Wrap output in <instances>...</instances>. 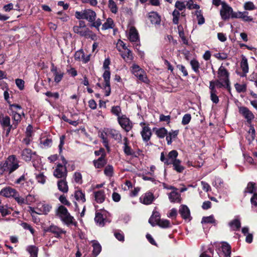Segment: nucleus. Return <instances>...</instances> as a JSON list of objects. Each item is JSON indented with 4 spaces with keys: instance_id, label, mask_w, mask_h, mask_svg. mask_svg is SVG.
I'll return each mask as SVG.
<instances>
[{
    "instance_id": "obj_1",
    "label": "nucleus",
    "mask_w": 257,
    "mask_h": 257,
    "mask_svg": "<svg viewBox=\"0 0 257 257\" xmlns=\"http://www.w3.org/2000/svg\"><path fill=\"white\" fill-rule=\"evenodd\" d=\"M19 163L20 161L16 155L9 156L5 161L0 163V176L3 175L5 173L9 175L13 173L19 168Z\"/></svg>"
},
{
    "instance_id": "obj_2",
    "label": "nucleus",
    "mask_w": 257,
    "mask_h": 257,
    "mask_svg": "<svg viewBox=\"0 0 257 257\" xmlns=\"http://www.w3.org/2000/svg\"><path fill=\"white\" fill-rule=\"evenodd\" d=\"M110 64V61L109 58L105 59L103 62V68L105 70L102 77L105 82V85L104 86V89L105 91V95L108 96L110 94L111 88H110V71L109 65Z\"/></svg>"
},
{
    "instance_id": "obj_3",
    "label": "nucleus",
    "mask_w": 257,
    "mask_h": 257,
    "mask_svg": "<svg viewBox=\"0 0 257 257\" xmlns=\"http://www.w3.org/2000/svg\"><path fill=\"white\" fill-rule=\"evenodd\" d=\"M132 72L134 75L137 77L138 79L143 82L147 83L148 79L147 77L146 73L145 71L137 65L134 64L132 67Z\"/></svg>"
},
{
    "instance_id": "obj_4",
    "label": "nucleus",
    "mask_w": 257,
    "mask_h": 257,
    "mask_svg": "<svg viewBox=\"0 0 257 257\" xmlns=\"http://www.w3.org/2000/svg\"><path fill=\"white\" fill-rule=\"evenodd\" d=\"M68 171L66 166L62 165L61 163H58L53 172L55 177L60 179H66Z\"/></svg>"
},
{
    "instance_id": "obj_5",
    "label": "nucleus",
    "mask_w": 257,
    "mask_h": 257,
    "mask_svg": "<svg viewBox=\"0 0 257 257\" xmlns=\"http://www.w3.org/2000/svg\"><path fill=\"white\" fill-rule=\"evenodd\" d=\"M2 126L3 129L6 130V137H8L11 132L16 129L18 125L17 123H13L12 124H11L10 117L6 115L2 119Z\"/></svg>"
},
{
    "instance_id": "obj_6",
    "label": "nucleus",
    "mask_w": 257,
    "mask_h": 257,
    "mask_svg": "<svg viewBox=\"0 0 257 257\" xmlns=\"http://www.w3.org/2000/svg\"><path fill=\"white\" fill-rule=\"evenodd\" d=\"M119 124L126 132L132 130L133 124L129 118L125 115H122L120 117L117 118Z\"/></svg>"
},
{
    "instance_id": "obj_7",
    "label": "nucleus",
    "mask_w": 257,
    "mask_h": 257,
    "mask_svg": "<svg viewBox=\"0 0 257 257\" xmlns=\"http://www.w3.org/2000/svg\"><path fill=\"white\" fill-rule=\"evenodd\" d=\"M50 70L53 74L54 82L58 84L64 77V72L60 69L57 68L53 63H52L51 64Z\"/></svg>"
},
{
    "instance_id": "obj_8",
    "label": "nucleus",
    "mask_w": 257,
    "mask_h": 257,
    "mask_svg": "<svg viewBox=\"0 0 257 257\" xmlns=\"http://www.w3.org/2000/svg\"><path fill=\"white\" fill-rule=\"evenodd\" d=\"M26 175H27V173H24L19 178L16 179L14 183L16 184H20L23 190H25L27 192H29L32 189V187L30 186V181H27L26 178Z\"/></svg>"
},
{
    "instance_id": "obj_9",
    "label": "nucleus",
    "mask_w": 257,
    "mask_h": 257,
    "mask_svg": "<svg viewBox=\"0 0 257 257\" xmlns=\"http://www.w3.org/2000/svg\"><path fill=\"white\" fill-rule=\"evenodd\" d=\"M221 4L222 9L220 12L221 18L224 21L228 20L231 18V15L233 12V9L225 2H222Z\"/></svg>"
},
{
    "instance_id": "obj_10",
    "label": "nucleus",
    "mask_w": 257,
    "mask_h": 257,
    "mask_svg": "<svg viewBox=\"0 0 257 257\" xmlns=\"http://www.w3.org/2000/svg\"><path fill=\"white\" fill-rule=\"evenodd\" d=\"M238 112L244 117L248 124H250L252 120L254 118V114L247 107H239Z\"/></svg>"
},
{
    "instance_id": "obj_11",
    "label": "nucleus",
    "mask_w": 257,
    "mask_h": 257,
    "mask_svg": "<svg viewBox=\"0 0 257 257\" xmlns=\"http://www.w3.org/2000/svg\"><path fill=\"white\" fill-rule=\"evenodd\" d=\"M44 232H51L55 235V237L60 238H61V235L65 234L66 231L63 230L61 228L54 225H51L49 227H45L43 229Z\"/></svg>"
},
{
    "instance_id": "obj_12",
    "label": "nucleus",
    "mask_w": 257,
    "mask_h": 257,
    "mask_svg": "<svg viewBox=\"0 0 257 257\" xmlns=\"http://www.w3.org/2000/svg\"><path fill=\"white\" fill-rule=\"evenodd\" d=\"M240 66L242 69V72L241 73L236 72V73L241 77H246V74L249 71V67L247 59L245 56L243 55H241V60L240 63Z\"/></svg>"
},
{
    "instance_id": "obj_13",
    "label": "nucleus",
    "mask_w": 257,
    "mask_h": 257,
    "mask_svg": "<svg viewBox=\"0 0 257 257\" xmlns=\"http://www.w3.org/2000/svg\"><path fill=\"white\" fill-rule=\"evenodd\" d=\"M155 200L154 194L151 192H147L140 197V201L143 204L150 205Z\"/></svg>"
},
{
    "instance_id": "obj_14",
    "label": "nucleus",
    "mask_w": 257,
    "mask_h": 257,
    "mask_svg": "<svg viewBox=\"0 0 257 257\" xmlns=\"http://www.w3.org/2000/svg\"><path fill=\"white\" fill-rule=\"evenodd\" d=\"M210 82L214 84V86L218 89L223 88L227 89L228 91H230L231 86L230 82L223 81L217 79L210 81Z\"/></svg>"
},
{
    "instance_id": "obj_15",
    "label": "nucleus",
    "mask_w": 257,
    "mask_h": 257,
    "mask_svg": "<svg viewBox=\"0 0 257 257\" xmlns=\"http://www.w3.org/2000/svg\"><path fill=\"white\" fill-rule=\"evenodd\" d=\"M218 79L223 81L230 82L229 73L228 70L223 66H220L218 70Z\"/></svg>"
},
{
    "instance_id": "obj_16",
    "label": "nucleus",
    "mask_w": 257,
    "mask_h": 257,
    "mask_svg": "<svg viewBox=\"0 0 257 257\" xmlns=\"http://www.w3.org/2000/svg\"><path fill=\"white\" fill-rule=\"evenodd\" d=\"M170 189L174 190L169 194V199L172 203H181V195L177 192V189L174 186H171Z\"/></svg>"
},
{
    "instance_id": "obj_17",
    "label": "nucleus",
    "mask_w": 257,
    "mask_h": 257,
    "mask_svg": "<svg viewBox=\"0 0 257 257\" xmlns=\"http://www.w3.org/2000/svg\"><path fill=\"white\" fill-rule=\"evenodd\" d=\"M17 191L10 186L3 188L0 194L7 198L13 197L14 198L16 195H17Z\"/></svg>"
},
{
    "instance_id": "obj_18",
    "label": "nucleus",
    "mask_w": 257,
    "mask_h": 257,
    "mask_svg": "<svg viewBox=\"0 0 257 257\" xmlns=\"http://www.w3.org/2000/svg\"><path fill=\"white\" fill-rule=\"evenodd\" d=\"M209 88L210 90V99L214 103H218L219 99L217 96L218 92L217 91V88L214 86V84H212L209 82Z\"/></svg>"
},
{
    "instance_id": "obj_19",
    "label": "nucleus",
    "mask_w": 257,
    "mask_h": 257,
    "mask_svg": "<svg viewBox=\"0 0 257 257\" xmlns=\"http://www.w3.org/2000/svg\"><path fill=\"white\" fill-rule=\"evenodd\" d=\"M123 151L126 156H130L133 157L135 155V151L132 149L130 146V141L127 138L124 137L123 140Z\"/></svg>"
},
{
    "instance_id": "obj_20",
    "label": "nucleus",
    "mask_w": 257,
    "mask_h": 257,
    "mask_svg": "<svg viewBox=\"0 0 257 257\" xmlns=\"http://www.w3.org/2000/svg\"><path fill=\"white\" fill-rule=\"evenodd\" d=\"M107 163L106 156H100L97 159L93 161L94 166L96 169H101L103 168Z\"/></svg>"
},
{
    "instance_id": "obj_21",
    "label": "nucleus",
    "mask_w": 257,
    "mask_h": 257,
    "mask_svg": "<svg viewBox=\"0 0 257 257\" xmlns=\"http://www.w3.org/2000/svg\"><path fill=\"white\" fill-rule=\"evenodd\" d=\"M141 134L144 142H148L150 141L152 135L151 128L148 125L143 127Z\"/></svg>"
},
{
    "instance_id": "obj_22",
    "label": "nucleus",
    "mask_w": 257,
    "mask_h": 257,
    "mask_svg": "<svg viewBox=\"0 0 257 257\" xmlns=\"http://www.w3.org/2000/svg\"><path fill=\"white\" fill-rule=\"evenodd\" d=\"M73 31L75 33L85 38H89L90 37V34L92 32L88 28H79L77 26L73 27Z\"/></svg>"
},
{
    "instance_id": "obj_23",
    "label": "nucleus",
    "mask_w": 257,
    "mask_h": 257,
    "mask_svg": "<svg viewBox=\"0 0 257 257\" xmlns=\"http://www.w3.org/2000/svg\"><path fill=\"white\" fill-rule=\"evenodd\" d=\"M101 211H104V210L103 209L100 210L99 211H96L94 221L96 223L98 224L100 226L102 227L105 224L106 216L104 217Z\"/></svg>"
},
{
    "instance_id": "obj_24",
    "label": "nucleus",
    "mask_w": 257,
    "mask_h": 257,
    "mask_svg": "<svg viewBox=\"0 0 257 257\" xmlns=\"http://www.w3.org/2000/svg\"><path fill=\"white\" fill-rule=\"evenodd\" d=\"M32 150L30 148H25L21 152V157L23 160L30 162L33 159L32 156Z\"/></svg>"
},
{
    "instance_id": "obj_25",
    "label": "nucleus",
    "mask_w": 257,
    "mask_h": 257,
    "mask_svg": "<svg viewBox=\"0 0 257 257\" xmlns=\"http://www.w3.org/2000/svg\"><path fill=\"white\" fill-rule=\"evenodd\" d=\"M148 18L152 24L160 25L161 23V17L156 12H151L149 14Z\"/></svg>"
},
{
    "instance_id": "obj_26",
    "label": "nucleus",
    "mask_w": 257,
    "mask_h": 257,
    "mask_svg": "<svg viewBox=\"0 0 257 257\" xmlns=\"http://www.w3.org/2000/svg\"><path fill=\"white\" fill-rule=\"evenodd\" d=\"M222 253H221V257H230L231 246L226 242H223L221 246Z\"/></svg>"
},
{
    "instance_id": "obj_27",
    "label": "nucleus",
    "mask_w": 257,
    "mask_h": 257,
    "mask_svg": "<svg viewBox=\"0 0 257 257\" xmlns=\"http://www.w3.org/2000/svg\"><path fill=\"white\" fill-rule=\"evenodd\" d=\"M182 218L185 220L189 219L190 217V212L189 208L186 205H181L179 210Z\"/></svg>"
},
{
    "instance_id": "obj_28",
    "label": "nucleus",
    "mask_w": 257,
    "mask_h": 257,
    "mask_svg": "<svg viewBox=\"0 0 257 257\" xmlns=\"http://www.w3.org/2000/svg\"><path fill=\"white\" fill-rule=\"evenodd\" d=\"M256 191V184L253 182H249L247 183V186L243 191V193L244 195H246V193L254 194Z\"/></svg>"
},
{
    "instance_id": "obj_29",
    "label": "nucleus",
    "mask_w": 257,
    "mask_h": 257,
    "mask_svg": "<svg viewBox=\"0 0 257 257\" xmlns=\"http://www.w3.org/2000/svg\"><path fill=\"white\" fill-rule=\"evenodd\" d=\"M128 39L131 42H138L139 41V33L137 29L132 27L130 29Z\"/></svg>"
},
{
    "instance_id": "obj_30",
    "label": "nucleus",
    "mask_w": 257,
    "mask_h": 257,
    "mask_svg": "<svg viewBox=\"0 0 257 257\" xmlns=\"http://www.w3.org/2000/svg\"><path fill=\"white\" fill-rule=\"evenodd\" d=\"M181 161L179 160H175L174 161L170 162V165H173V169L177 173H182L185 169V167L181 165Z\"/></svg>"
},
{
    "instance_id": "obj_31",
    "label": "nucleus",
    "mask_w": 257,
    "mask_h": 257,
    "mask_svg": "<svg viewBox=\"0 0 257 257\" xmlns=\"http://www.w3.org/2000/svg\"><path fill=\"white\" fill-rule=\"evenodd\" d=\"M153 131L160 139H163L168 135V131L164 127L160 128L154 127Z\"/></svg>"
},
{
    "instance_id": "obj_32",
    "label": "nucleus",
    "mask_w": 257,
    "mask_h": 257,
    "mask_svg": "<svg viewBox=\"0 0 257 257\" xmlns=\"http://www.w3.org/2000/svg\"><path fill=\"white\" fill-rule=\"evenodd\" d=\"M58 189L63 193H67L68 191V186L66 179H60L57 182Z\"/></svg>"
},
{
    "instance_id": "obj_33",
    "label": "nucleus",
    "mask_w": 257,
    "mask_h": 257,
    "mask_svg": "<svg viewBox=\"0 0 257 257\" xmlns=\"http://www.w3.org/2000/svg\"><path fill=\"white\" fill-rule=\"evenodd\" d=\"M85 19L88 20L89 22H92L95 20L96 15L94 11L87 9L84 10Z\"/></svg>"
},
{
    "instance_id": "obj_34",
    "label": "nucleus",
    "mask_w": 257,
    "mask_h": 257,
    "mask_svg": "<svg viewBox=\"0 0 257 257\" xmlns=\"http://www.w3.org/2000/svg\"><path fill=\"white\" fill-rule=\"evenodd\" d=\"M95 200L98 203H102L105 200L104 191L102 190L94 192Z\"/></svg>"
},
{
    "instance_id": "obj_35",
    "label": "nucleus",
    "mask_w": 257,
    "mask_h": 257,
    "mask_svg": "<svg viewBox=\"0 0 257 257\" xmlns=\"http://www.w3.org/2000/svg\"><path fill=\"white\" fill-rule=\"evenodd\" d=\"M190 64L192 70L197 74L198 77H200V72L199 71L200 64L198 60L195 59L191 60Z\"/></svg>"
},
{
    "instance_id": "obj_36",
    "label": "nucleus",
    "mask_w": 257,
    "mask_h": 257,
    "mask_svg": "<svg viewBox=\"0 0 257 257\" xmlns=\"http://www.w3.org/2000/svg\"><path fill=\"white\" fill-rule=\"evenodd\" d=\"M61 219L67 225L72 224L76 226L77 224V222L76 221H73L74 220V217L72 216L70 213L63 217H61Z\"/></svg>"
},
{
    "instance_id": "obj_37",
    "label": "nucleus",
    "mask_w": 257,
    "mask_h": 257,
    "mask_svg": "<svg viewBox=\"0 0 257 257\" xmlns=\"http://www.w3.org/2000/svg\"><path fill=\"white\" fill-rule=\"evenodd\" d=\"M160 213L157 212H154L151 217L149 219V222L153 226H154L159 222V220H160Z\"/></svg>"
},
{
    "instance_id": "obj_38",
    "label": "nucleus",
    "mask_w": 257,
    "mask_h": 257,
    "mask_svg": "<svg viewBox=\"0 0 257 257\" xmlns=\"http://www.w3.org/2000/svg\"><path fill=\"white\" fill-rule=\"evenodd\" d=\"M229 225L233 231H237L239 230L241 223L238 219H234L229 223Z\"/></svg>"
},
{
    "instance_id": "obj_39",
    "label": "nucleus",
    "mask_w": 257,
    "mask_h": 257,
    "mask_svg": "<svg viewBox=\"0 0 257 257\" xmlns=\"http://www.w3.org/2000/svg\"><path fill=\"white\" fill-rule=\"evenodd\" d=\"M26 250L30 254L31 257H38V248L36 246L29 245Z\"/></svg>"
},
{
    "instance_id": "obj_40",
    "label": "nucleus",
    "mask_w": 257,
    "mask_h": 257,
    "mask_svg": "<svg viewBox=\"0 0 257 257\" xmlns=\"http://www.w3.org/2000/svg\"><path fill=\"white\" fill-rule=\"evenodd\" d=\"M69 214L67 209L63 205H60L57 211V214L59 216V217L61 218Z\"/></svg>"
},
{
    "instance_id": "obj_41",
    "label": "nucleus",
    "mask_w": 257,
    "mask_h": 257,
    "mask_svg": "<svg viewBox=\"0 0 257 257\" xmlns=\"http://www.w3.org/2000/svg\"><path fill=\"white\" fill-rule=\"evenodd\" d=\"M93 250L92 254L94 257L98 255L101 251V246L98 242H95L92 244Z\"/></svg>"
},
{
    "instance_id": "obj_42",
    "label": "nucleus",
    "mask_w": 257,
    "mask_h": 257,
    "mask_svg": "<svg viewBox=\"0 0 257 257\" xmlns=\"http://www.w3.org/2000/svg\"><path fill=\"white\" fill-rule=\"evenodd\" d=\"M114 22L111 18H108L106 22L102 25V30H105L108 29L113 28L114 26Z\"/></svg>"
},
{
    "instance_id": "obj_43",
    "label": "nucleus",
    "mask_w": 257,
    "mask_h": 257,
    "mask_svg": "<svg viewBox=\"0 0 257 257\" xmlns=\"http://www.w3.org/2000/svg\"><path fill=\"white\" fill-rule=\"evenodd\" d=\"M75 198L76 200L81 201L83 203L86 201L85 194L81 190L75 191Z\"/></svg>"
},
{
    "instance_id": "obj_44",
    "label": "nucleus",
    "mask_w": 257,
    "mask_h": 257,
    "mask_svg": "<svg viewBox=\"0 0 257 257\" xmlns=\"http://www.w3.org/2000/svg\"><path fill=\"white\" fill-rule=\"evenodd\" d=\"M104 174L107 177H112L114 174V169L112 165H107L104 169Z\"/></svg>"
},
{
    "instance_id": "obj_45",
    "label": "nucleus",
    "mask_w": 257,
    "mask_h": 257,
    "mask_svg": "<svg viewBox=\"0 0 257 257\" xmlns=\"http://www.w3.org/2000/svg\"><path fill=\"white\" fill-rule=\"evenodd\" d=\"M178 156V153L176 150H173L171 151L167 156L169 162H172L174 161L175 160H178L177 159Z\"/></svg>"
},
{
    "instance_id": "obj_46",
    "label": "nucleus",
    "mask_w": 257,
    "mask_h": 257,
    "mask_svg": "<svg viewBox=\"0 0 257 257\" xmlns=\"http://www.w3.org/2000/svg\"><path fill=\"white\" fill-rule=\"evenodd\" d=\"M108 7L111 13L116 14L118 12V7L113 0H109Z\"/></svg>"
},
{
    "instance_id": "obj_47",
    "label": "nucleus",
    "mask_w": 257,
    "mask_h": 257,
    "mask_svg": "<svg viewBox=\"0 0 257 257\" xmlns=\"http://www.w3.org/2000/svg\"><path fill=\"white\" fill-rule=\"evenodd\" d=\"M110 112L112 114L117 116V118L121 116H120V114L121 112V109L120 106L119 105H114L112 106Z\"/></svg>"
},
{
    "instance_id": "obj_48",
    "label": "nucleus",
    "mask_w": 257,
    "mask_h": 257,
    "mask_svg": "<svg viewBox=\"0 0 257 257\" xmlns=\"http://www.w3.org/2000/svg\"><path fill=\"white\" fill-rule=\"evenodd\" d=\"M51 209L52 206L47 204H42L41 206L39 208V210L44 214H47L51 211Z\"/></svg>"
},
{
    "instance_id": "obj_49",
    "label": "nucleus",
    "mask_w": 257,
    "mask_h": 257,
    "mask_svg": "<svg viewBox=\"0 0 257 257\" xmlns=\"http://www.w3.org/2000/svg\"><path fill=\"white\" fill-rule=\"evenodd\" d=\"M235 88L238 93L245 92L247 89L246 84H240L236 83L234 84Z\"/></svg>"
},
{
    "instance_id": "obj_50",
    "label": "nucleus",
    "mask_w": 257,
    "mask_h": 257,
    "mask_svg": "<svg viewBox=\"0 0 257 257\" xmlns=\"http://www.w3.org/2000/svg\"><path fill=\"white\" fill-rule=\"evenodd\" d=\"M156 225H159L162 228H169L171 227L170 222L167 219H160Z\"/></svg>"
},
{
    "instance_id": "obj_51",
    "label": "nucleus",
    "mask_w": 257,
    "mask_h": 257,
    "mask_svg": "<svg viewBox=\"0 0 257 257\" xmlns=\"http://www.w3.org/2000/svg\"><path fill=\"white\" fill-rule=\"evenodd\" d=\"M109 134L114 140H117L118 142L121 140V135L118 131L115 130H111Z\"/></svg>"
},
{
    "instance_id": "obj_52",
    "label": "nucleus",
    "mask_w": 257,
    "mask_h": 257,
    "mask_svg": "<svg viewBox=\"0 0 257 257\" xmlns=\"http://www.w3.org/2000/svg\"><path fill=\"white\" fill-rule=\"evenodd\" d=\"M126 51L121 54V57L123 58V59L125 60L127 58V60L132 61L134 59L133 53L131 50L127 49L125 50Z\"/></svg>"
},
{
    "instance_id": "obj_53",
    "label": "nucleus",
    "mask_w": 257,
    "mask_h": 257,
    "mask_svg": "<svg viewBox=\"0 0 257 257\" xmlns=\"http://www.w3.org/2000/svg\"><path fill=\"white\" fill-rule=\"evenodd\" d=\"M202 223H215V219L213 215L203 217L201 221Z\"/></svg>"
},
{
    "instance_id": "obj_54",
    "label": "nucleus",
    "mask_w": 257,
    "mask_h": 257,
    "mask_svg": "<svg viewBox=\"0 0 257 257\" xmlns=\"http://www.w3.org/2000/svg\"><path fill=\"white\" fill-rule=\"evenodd\" d=\"M11 210L10 208H8L7 206L0 205V212L3 217L10 214L11 213Z\"/></svg>"
},
{
    "instance_id": "obj_55",
    "label": "nucleus",
    "mask_w": 257,
    "mask_h": 257,
    "mask_svg": "<svg viewBox=\"0 0 257 257\" xmlns=\"http://www.w3.org/2000/svg\"><path fill=\"white\" fill-rule=\"evenodd\" d=\"M196 15L198 19V24L199 25H202L205 23V19L203 17L201 11H197Z\"/></svg>"
},
{
    "instance_id": "obj_56",
    "label": "nucleus",
    "mask_w": 257,
    "mask_h": 257,
    "mask_svg": "<svg viewBox=\"0 0 257 257\" xmlns=\"http://www.w3.org/2000/svg\"><path fill=\"white\" fill-rule=\"evenodd\" d=\"M46 178L43 173H40L36 176V179L37 182L43 184L46 182Z\"/></svg>"
},
{
    "instance_id": "obj_57",
    "label": "nucleus",
    "mask_w": 257,
    "mask_h": 257,
    "mask_svg": "<svg viewBox=\"0 0 257 257\" xmlns=\"http://www.w3.org/2000/svg\"><path fill=\"white\" fill-rule=\"evenodd\" d=\"M84 57V53L82 49L77 51L74 54V59L76 60L80 61L82 57Z\"/></svg>"
},
{
    "instance_id": "obj_58",
    "label": "nucleus",
    "mask_w": 257,
    "mask_h": 257,
    "mask_svg": "<svg viewBox=\"0 0 257 257\" xmlns=\"http://www.w3.org/2000/svg\"><path fill=\"white\" fill-rule=\"evenodd\" d=\"M191 119V115L189 113L185 114L182 120V124L184 125L188 124Z\"/></svg>"
},
{
    "instance_id": "obj_59",
    "label": "nucleus",
    "mask_w": 257,
    "mask_h": 257,
    "mask_svg": "<svg viewBox=\"0 0 257 257\" xmlns=\"http://www.w3.org/2000/svg\"><path fill=\"white\" fill-rule=\"evenodd\" d=\"M243 8L245 10L251 11L255 9L253 3L251 2H247L244 3Z\"/></svg>"
},
{
    "instance_id": "obj_60",
    "label": "nucleus",
    "mask_w": 257,
    "mask_h": 257,
    "mask_svg": "<svg viewBox=\"0 0 257 257\" xmlns=\"http://www.w3.org/2000/svg\"><path fill=\"white\" fill-rule=\"evenodd\" d=\"M186 6L187 7V8L189 10L199 9L200 8V7L198 5L193 4V2L192 0H189V2L187 3Z\"/></svg>"
},
{
    "instance_id": "obj_61",
    "label": "nucleus",
    "mask_w": 257,
    "mask_h": 257,
    "mask_svg": "<svg viewBox=\"0 0 257 257\" xmlns=\"http://www.w3.org/2000/svg\"><path fill=\"white\" fill-rule=\"evenodd\" d=\"M16 84L17 87L19 88L20 90H22L24 89L25 87V81L19 78H17L16 79Z\"/></svg>"
},
{
    "instance_id": "obj_62",
    "label": "nucleus",
    "mask_w": 257,
    "mask_h": 257,
    "mask_svg": "<svg viewBox=\"0 0 257 257\" xmlns=\"http://www.w3.org/2000/svg\"><path fill=\"white\" fill-rule=\"evenodd\" d=\"M214 56L220 60H224L227 58V54L225 53H218L214 55Z\"/></svg>"
},
{
    "instance_id": "obj_63",
    "label": "nucleus",
    "mask_w": 257,
    "mask_h": 257,
    "mask_svg": "<svg viewBox=\"0 0 257 257\" xmlns=\"http://www.w3.org/2000/svg\"><path fill=\"white\" fill-rule=\"evenodd\" d=\"M35 201V197L31 194L28 195L25 198V204L30 205L32 203L34 202Z\"/></svg>"
},
{
    "instance_id": "obj_64",
    "label": "nucleus",
    "mask_w": 257,
    "mask_h": 257,
    "mask_svg": "<svg viewBox=\"0 0 257 257\" xmlns=\"http://www.w3.org/2000/svg\"><path fill=\"white\" fill-rule=\"evenodd\" d=\"M59 200L61 203L67 206L71 205L70 202L66 199V197L64 195H61L59 198Z\"/></svg>"
}]
</instances>
